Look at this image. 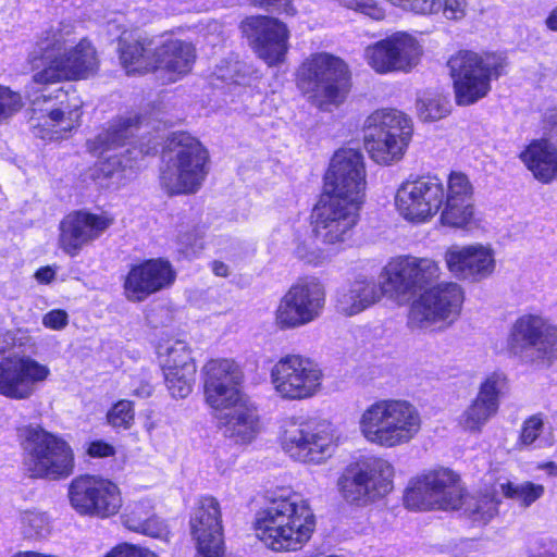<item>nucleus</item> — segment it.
<instances>
[{
	"label": "nucleus",
	"mask_w": 557,
	"mask_h": 557,
	"mask_svg": "<svg viewBox=\"0 0 557 557\" xmlns=\"http://www.w3.org/2000/svg\"><path fill=\"white\" fill-rule=\"evenodd\" d=\"M395 205L400 215L416 222L441 212L443 225L462 228L474 218L473 186L460 172L449 175L446 187L436 176L407 181L397 189Z\"/></svg>",
	"instance_id": "1"
},
{
	"label": "nucleus",
	"mask_w": 557,
	"mask_h": 557,
	"mask_svg": "<svg viewBox=\"0 0 557 557\" xmlns=\"http://www.w3.org/2000/svg\"><path fill=\"white\" fill-rule=\"evenodd\" d=\"M36 52L45 66L34 74V84L86 79L99 69L96 49L88 39L77 36L71 22H58L42 32Z\"/></svg>",
	"instance_id": "2"
},
{
	"label": "nucleus",
	"mask_w": 557,
	"mask_h": 557,
	"mask_svg": "<svg viewBox=\"0 0 557 557\" xmlns=\"http://www.w3.org/2000/svg\"><path fill=\"white\" fill-rule=\"evenodd\" d=\"M405 504L414 510L459 509L474 523L486 524L497 515V502L491 495L463 497L458 476L448 469L428 473L406 490Z\"/></svg>",
	"instance_id": "3"
},
{
	"label": "nucleus",
	"mask_w": 557,
	"mask_h": 557,
	"mask_svg": "<svg viewBox=\"0 0 557 557\" xmlns=\"http://www.w3.org/2000/svg\"><path fill=\"white\" fill-rule=\"evenodd\" d=\"M314 516L297 494H281L257 512V537L273 550H296L312 535Z\"/></svg>",
	"instance_id": "4"
},
{
	"label": "nucleus",
	"mask_w": 557,
	"mask_h": 557,
	"mask_svg": "<svg viewBox=\"0 0 557 557\" xmlns=\"http://www.w3.org/2000/svg\"><path fill=\"white\" fill-rule=\"evenodd\" d=\"M314 516L297 494H281L257 512V537L273 550H296L312 535Z\"/></svg>",
	"instance_id": "5"
},
{
	"label": "nucleus",
	"mask_w": 557,
	"mask_h": 557,
	"mask_svg": "<svg viewBox=\"0 0 557 557\" xmlns=\"http://www.w3.org/2000/svg\"><path fill=\"white\" fill-rule=\"evenodd\" d=\"M422 425L418 409L403 399H381L364 409L359 429L371 444L394 448L409 444Z\"/></svg>",
	"instance_id": "6"
},
{
	"label": "nucleus",
	"mask_w": 557,
	"mask_h": 557,
	"mask_svg": "<svg viewBox=\"0 0 557 557\" xmlns=\"http://www.w3.org/2000/svg\"><path fill=\"white\" fill-rule=\"evenodd\" d=\"M297 84L311 104L332 111L345 101L350 90V74L342 59L320 52L300 65Z\"/></svg>",
	"instance_id": "7"
},
{
	"label": "nucleus",
	"mask_w": 557,
	"mask_h": 557,
	"mask_svg": "<svg viewBox=\"0 0 557 557\" xmlns=\"http://www.w3.org/2000/svg\"><path fill=\"white\" fill-rule=\"evenodd\" d=\"M208 151L188 133H174L169 138L166 165L161 172L162 186L170 194H194L207 174Z\"/></svg>",
	"instance_id": "8"
},
{
	"label": "nucleus",
	"mask_w": 557,
	"mask_h": 557,
	"mask_svg": "<svg viewBox=\"0 0 557 557\" xmlns=\"http://www.w3.org/2000/svg\"><path fill=\"white\" fill-rule=\"evenodd\" d=\"M25 471L30 478L59 480L74 471V453L61 437L41 426H28L23 432Z\"/></svg>",
	"instance_id": "9"
},
{
	"label": "nucleus",
	"mask_w": 557,
	"mask_h": 557,
	"mask_svg": "<svg viewBox=\"0 0 557 557\" xmlns=\"http://www.w3.org/2000/svg\"><path fill=\"white\" fill-rule=\"evenodd\" d=\"M505 65V59L496 54L459 51L453 55L448 67L457 104L470 106L484 98L491 90V79L498 78Z\"/></svg>",
	"instance_id": "10"
},
{
	"label": "nucleus",
	"mask_w": 557,
	"mask_h": 557,
	"mask_svg": "<svg viewBox=\"0 0 557 557\" xmlns=\"http://www.w3.org/2000/svg\"><path fill=\"white\" fill-rule=\"evenodd\" d=\"M364 147L380 164L399 160L411 139V120L395 109L376 110L364 122Z\"/></svg>",
	"instance_id": "11"
},
{
	"label": "nucleus",
	"mask_w": 557,
	"mask_h": 557,
	"mask_svg": "<svg viewBox=\"0 0 557 557\" xmlns=\"http://www.w3.org/2000/svg\"><path fill=\"white\" fill-rule=\"evenodd\" d=\"M394 469L381 458H369L345 468L337 480L342 497L349 504L367 506L393 490Z\"/></svg>",
	"instance_id": "12"
},
{
	"label": "nucleus",
	"mask_w": 557,
	"mask_h": 557,
	"mask_svg": "<svg viewBox=\"0 0 557 557\" xmlns=\"http://www.w3.org/2000/svg\"><path fill=\"white\" fill-rule=\"evenodd\" d=\"M507 345L527 362L550 367L557 360V325L540 314H523L511 325Z\"/></svg>",
	"instance_id": "13"
},
{
	"label": "nucleus",
	"mask_w": 557,
	"mask_h": 557,
	"mask_svg": "<svg viewBox=\"0 0 557 557\" xmlns=\"http://www.w3.org/2000/svg\"><path fill=\"white\" fill-rule=\"evenodd\" d=\"M325 300V286L318 277L300 278L281 298L275 323L283 330L309 324L322 314Z\"/></svg>",
	"instance_id": "14"
},
{
	"label": "nucleus",
	"mask_w": 557,
	"mask_h": 557,
	"mask_svg": "<svg viewBox=\"0 0 557 557\" xmlns=\"http://www.w3.org/2000/svg\"><path fill=\"white\" fill-rule=\"evenodd\" d=\"M440 275V265L433 259L401 256L392 259L383 268L380 277L384 278L388 297L409 300L419 292L428 289Z\"/></svg>",
	"instance_id": "15"
},
{
	"label": "nucleus",
	"mask_w": 557,
	"mask_h": 557,
	"mask_svg": "<svg viewBox=\"0 0 557 557\" xmlns=\"http://www.w3.org/2000/svg\"><path fill=\"white\" fill-rule=\"evenodd\" d=\"M282 447L295 460L320 463L334 453L333 425L325 420L292 422L284 430Z\"/></svg>",
	"instance_id": "16"
},
{
	"label": "nucleus",
	"mask_w": 557,
	"mask_h": 557,
	"mask_svg": "<svg viewBox=\"0 0 557 557\" xmlns=\"http://www.w3.org/2000/svg\"><path fill=\"white\" fill-rule=\"evenodd\" d=\"M270 377L280 397L301 400L318 394L323 374L313 360L300 355H287L272 367Z\"/></svg>",
	"instance_id": "17"
},
{
	"label": "nucleus",
	"mask_w": 557,
	"mask_h": 557,
	"mask_svg": "<svg viewBox=\"0 0 557 557\" xmlns=\"http://www.w3.org/2000/svg\"><path fill=\"white\" fill-rule=\"evenodd\" d=\"M462 288L454 282H444L425 289L410 308L409 324L413 329H429L437 322H453L460 314Z\"/></svg>",
	"instance_id": "18"
},
{
	"label": "nucleus",
	"mask_w": 557,
	"mask_h": 557,
	"mask_svg": "<svg viewBox=\"0 0 557 557\" xmlns=\"http://www.w3.org/2000/svg\"><path fill=\"white\" fill-rule=\"evenodd\" d=\"M69 498L79 515L101 519L116 515L123 505L119 486L95 475L75 478L69 487Z\"/></svg>",
	"instance_id": "19"
},
{
	"label": "nucleus",
	"mask_w": 557,
	"mask_h": 557,
	"mask_svg": "<svg viewBox=\"0 0 557 557\" xmlns=\"http://www.w3.org/2000/svg\"><path fill=\"white\" fill-rule=\"evenodd\" d=\"M34 111H45L44 126L48 129H38L36 135L44 139H54L63 137L78 125L81 117L82 100L75 91H69L59 88L54 95L44 88L33 94H28Z\"/></svg>",
	"instance_id": "20"
},
{
	"label": "nucleus",
	"mask_w": 557,
	"mask_h": 557,
	"mask_svg": "<svg viewBox=\"0 0 557 557\" xmlns=\"http://www.w3.org/2000/svg\"><path fill=\"white\" fill-rule=\"evenodd\" d=\"M366 184L362 154L354 149L338 150L325 174L324 194L361 206Z\"/></svg>",
	"instance_id": "21"
},
{
	"label": "nucleus",
	"mask_w": 557,
	"mask_h": 557,
	"mask_svg": "<svg viewBox=\"0 0 557 557\" xmlns=\"http://www.w3.org/2000/svg\"><path fill=\"white\" fill-rule=\"evenodd\" d=\"M360 205L323 194L314 208L313 232L318 240L329 246L350 238L358 221Z\"/></svg>",
	"instance_id": "22"
},
{
	"label": "nucleus",
	"mask_w": 557,
	"mask_h": 557,
	"mask_svg": "<svg viewBox=\"0 0 557 557\" xmlns=\"http://www.w3.org/2000/svg\"><path fill=\"white\" fill-rule=\"evenodd\" d=\"M240 30L257 55L269 66L285 61L289 32L283 22L270 16H249L240 23Z\"/></svg>",
	"instance_id": "23"
},
{
	"label": "nucleus",
	"mask_w": 557,
	"mask_h": 557,
	"mask_svg": "<svg viewBox=\"0 0 557 557\" xmlns=\"http://www.w3.org/2000/svg\"><path fill=\"white\" fill-rule=\"evenodd\" d=\"M50 375L48 366L29 356L0 360V395L14 399H29Z\"/></svg>",
	"instance_id": "24"
},
{
	"label": "nucleus",
	"mask_w": 557,
	"mask_h": 557,
	"mask_svg": "<svg viewBox=\"0 0 557 557\" xmlns=\"http://www.w3.org/2000/svg\"><path fill=\"white\" fill-rule=\"evenodd\" d=\"M422 53L418 41L405 33H396L366 50L369 65L380 74L409 72Z\"/></svg>",
	"instance_id": "25"
},
{
	"label": "nucleus",
	"mask_w": 557,
	"mask_h": 557,
	"mask_svg": "<svg viewBox=\"0 0 557 557\" xmlns=\"http://www.w3.org/2000/svg\"><path fill=\"white\" fill-rule=\"evenodd\" d=\"M138 125L137 115L121 116L111 121L94 139L87 141L90 152L106 159L100 166L106 176L111 177L125 166L119 154L110 152L127 146L138 131Z\"/></svg>",
	"instance_id": "26"
},
{
	"label": "nucleus",
	"mask_w": 557,
	"mask_h": 557,
	"mask_svg": "<svg viewBox=\"0 0 557 557\" xmlns=\"http://www.w3.org/2000/svg\"><path fill=\"white\" fill-rule=\"evenodd\" d=\"M112 224V220L102 214L75 211L60 222L59 246L69 256L75 257L81 250L99 238Z\"/></svg>",
	"instance_id": "27"
},
{
	"label": "nucleus",
	"mask_w": 557,
	"mask_h": 557,
	"mask_svg": "<svg viewBox=\"0 0 557 557\" xmlns=\"http://www.w3.org/2000/svg\"><path fill=\"white\" fill-rule=\"evenodd\" d=\"M193 539L202 557H221L224 542L221 524V510L213 497H202L190 519Z\"/></svg>",
	"instance_id": "28"
},
{
	"label": "nucleus",
	"mask_w": 557,
	"mask_h": 557,
	"mask_svg": "<svg viewBox=\"0 0 557 557\" xmlns=\"http://www.w3.org/2000/svg\"><path fill=\"white\" fill-rule=\"evenodd\" d=\"M175 272L170 262L151 259L131 268L124 281L125 296L131 301H143L148 296L173 284Z\"/></svg>",
	"instance_id": "29"
},
{
	"label": "nucleus",
	"mask_w": 557,
	"mask_h": 557,
	"mask_svg": "<svg viewBox=\"0 0 557 557\" xmlns=\"http://www.w3.org/2000/svg\"><path fill=\"white\" fill-rule=\"evenodd\" d=\"M506 386V377L498 373L488 375L480 385L476 397L462 411L458 424L468 432L480 433L499 408V395Z\"/></svg>",
	"instance_id": "30"
},
{
	"label": "nucleus",
	"mask_w": 557,
	"mask_h": 557,
	"mask_svg": "<svg viewBox=\"0 0 557 557\" xmlns=\"http://www.w3.org/2000/svg\"><path fill=\"white\" fill-rule=\"evenodd\" d=\"M448 270L457 277L482 281L495 269L494 251L482 244L453 246L445 252Z\"/></svg>",
	"instance_id": "31"
},
{
	"label": "nucleus",
	"mask_w": 557,
	"mask_h": 557,
	"mask_svg": "<svg viewBox=\"0 0 557 557\" xmlns=\"http://www.w3.org/2000/svg\"><path fill=\"white\" fill-rule=\"evenodd\" d=\"M384 295L388 296L384 278L377 283L373 276L358 274L348 285L337 290L335 306L339 313L352 317L377 304Z\"/></svg>",
	"instance_id": "32"
},
{
	"label": "nucleus",
	"mask_w": 557,
	"mask_h": 557,
	"mask_svg": "<svg viewBox=\"0 0 557 557\" xmlns=\"http://www.w3.org/2000/svg\"><path fill=\"white\" fill-rule=\"evenodd\" d=\"M153 40L138 32H123L119 41L120 60L128 73L154 71Z\"/></svg>",
	"instance_id": "33"
},
{
	"label": "nucleus",
	"mask_w": 557,
	"mask_h": 557,
	"mask_svg": "<svg viewBox=\"0 0 557 557\" xmlns=\"http://www.w3.org/2000/svg\"><path fill=\"white\" fill-rule=\"evenodd\" d=\"M195 60L196 50L190 42L168 38L154 46V70L180 77L191 71Z\"/></svg>",
	"instance_id": "34"
},
{
	"label": "nucleus",
	"mask_w": 557,
	"mask_h": 557,
	"mask_svg": "<svg viewBox=\"0 0 557 557\" xmlns=\"http://www.w3.org/2000/svg\"><path fill=\"white\" fill-rule=\"evenodd\" d=\"M230 410L220 421L223 435L236 444L250 443L260 432L257 408L242 401Z\"/></svg>",
	"instance_id": "35"
},
{
	"label": "nucleus",
	"mask_w": 557,
	"mask_h": 557,
	"mask_svg": "<svg viewBox=\"0 0 557 557\" xmlns=\"http://www.w3.org/2000/svg\"><path fill=\"white\" fill-rule=\"evenodd\" d=\"M520 159L540 182L547 184L557 178V148L548 140H533Z\"/></svg>",
	"instance_id": "36"
},
{
	"label": "nucleus",
	"mask_w": 557,
	"mask_h": 557,
	"mask_svg": "<svg viewBox=\"0 0 557 557\" xmlns=\"http://www.w3.org/2000/svg\"><path fill=\"white\" fill-rule=\"evenodd\" d=\"M122 522L128 530L152 537H159L165 531V525L154 515L150 500L128 504L122 515Z\"/></svg>",
	"instance_id": "37"
},
{
	"label": "nucleus",
	"mask_w": 557,
	"mask_h": 557,
	"mask_svg": "<svg viewBox=\"0 0 557 557\" xmlns=\"http://www.w3.org/2000/svg\"><path fill=\"white\" fill-rule=\"evenodd\" d=\"M159 358L163 372L185 371L187 374L196 373V364L190 349L183 341H174L165 347H160Z\"/></svg>",
	"instance_id": "38"
},
{
	"label": "nucleus",
	"mask_w": 557,
	"mask_h": 557,
	"mask_svg": "<svg viewBox=\"0 0 557 557\" xmlns=\"http://www.w3.org/2000/svg\"><path fill=\"white\" fill-rule=\"evenodd\" d=\"M203 385H239L243 372L232 359H211L203 367Z\"/></svg>",
	"instance_id": "39"
},
{
	"label": "nucleus",
	"mask_w": 557,
	"mask_h": 557,
	"mask_svg": "<svg viewBox=\"0 0 557 557\" xmlns=\"http://www.w3.org/2000/svg\"><path fill=\"white\" fill-rule=\"evenodd\" d=\"M239 385H203L206 403L215 410L232 409L242 403Z\"/></svg>",
	"instance_id": "40"
},
{
	"label": "nucleus",
	"mask_w": 557,
	"mask_h": 557,
	"mask_svg": "<svg viewBox=\"0 0 557 557\" xmlns=\"http://www.w3.org/2000/svg\"><path fill=\"white\" fill-rule=\"evenodd\" d=\"M417 111L425 122L441 120L449 113V101L445 96L428 90L418 97Z\"/></svg>",
	"instance_id": "41"
},
{
	"label": "nucleus",
	"mask_w": 557,
	"mask_h": 557,
	"mask_svg": "<svg viewBox=\"0 0 557 557\" xmlns=\"http://www.w3.org/2000/svg\"><path fill=\"white\" fill-rule=\"evenodd\" d=\"M22 533L26 539H44L51 530L50 518L46 512L27 510L21 515Z\"/></svg>",
	"instance_id": "42"
},
{
	"label": "nucleus",
	"mask_w": 557,
	"mask_h": 557,
	"mask_svg": "<svg viewBox=\"0 0 557 557\" xmlns=\"http://www.w3.org/2000/svg\"><path fill=\"white\" fill-rule=\"evenodd\" d=\"M500 487L506 497L519 502L524 507L530 506L544 494V486L532 482H523L520 484L507 482L502 484Z\"/></svg>",
	"instance_id": "43"
},
{
	"label": "nucleus",
	"mask_w": 557,
	"mask_h": 557,
	"mask_svg": "<svg viewBox=\"0 0 557 557\" xmlns=\"http://www.w3.org/2000/svg\"><path fill=\"white\" fill-rule=\"evenodd\" d=\"M163 374L166 387L174 398H185L190 394L196 373L166 371Z\"/></svg>",
	"instance_id": "44"
},
{
	"label": "nucleus",
	"mask_w": 557,
	"mask_h": 557,
	"mask_svg": "<svg viewBox=\"0 0 557 557\" xmlns=\"http://www.w3.org/2000/svg\"><path fill=\"white\" fill-rule=\"evenodd\" d=\"M108 422L113 428L128 429L134 422L133 405L128 400L117 401L107 414Z\"/></svg>",
	"instance_id": "45"
},
{
	"label": "nucleus",
	"mask_w": 557,
	"mask_h": 557,
	"mask_svg": "<svg viewBox=\"0 0 557 557\" xmlns=\"http://www.w3.org/2000/svg\"><path fill=\"white\" fill-rule=\"evenodd\" d=\"M22 107V97L9 87L0 85V124L20 111Z\"/></svg>",
	"instance_id": "46"
},
{
	"label": "nucleus",
	"mask_w": 557,
	"mask_h": 557,
	"mask_svg": "<svg viewBox=\"0 0 557 557\" xmlns=\"http://www.w3.org/2000/svg\"><path fill=\"white\" fill-rule=\"evenodd\" d=\"M544 429V421L541 416L534 414L528 418L522 425V430L519 436V443L522 446H531L539 440V446H542V440L540 435Z\"/></svg>",
	"instance_id": "47"
},
{
	"label": "nucleus",
	"mask_w": 557,
	"mask_h": 557,
	"mask_svg": "<svg viewBox=\"0 0 557 557\" xmlns=\"http://www.w3.org/2000/svg\"><path fill=\"white\" fill-rule=\"evenodd\" d=\"M342 3L351 10L359 11L374 20H382L385 16L384 10L374 0H341Z\"/></svg>",
	"instance_id": "48"
},
{
	"label": "nucleus",
	"mask_w": 557,
	"mask_h": 557,
	"mask_svg": "<svg viewBox=\"0 0 557 557\" xmlns=\"http://www.w3.org/2000/svg\"><path fill=\"white\" fill-rule=\"evenodd\" d=\"M106 557H157L153 553L127 543L117 545Z\"/></svg>",
	"instance_id": "49"
},
{
	"label": "nucleus",
	"mask_w": 557,
	"mask_h": 557,
	"mask_svg": "<svg viewBox=\"0 0 557 557\" xmlns=\"http://www.w3.org/2000/svg\"><path fill=\"white\" fill-rule=\"evenodd\" d=\"M251 4L263 8L273 12H284L293 15L295 9L292 5L290 0H250Z\"/></svg>",
	"instance_id": "50"
},
{
	"label": "nucleus",
	"mask_w": 557,
	"mask_h": 557,
	"mask_svg": "<svg viewBox=\"0 0 557 557\" xmlns=\"http://www.w3.org/2000/svg\"><path fill=\"white\" fill-rule=\"evenodd\" d=\"M67 322V313L64 310H51L42 318V324L51 330H62Z\"/></svg>",
	"instance_id": "51"
},
{
	"label": "nucleus",
	"mask_w": 557,
	"mask_h": 557,
	"mask_svg": "<svg viewBox=\"0 0 557 557\" xmlns=\"http://www.w3.org/2000/svg\"><path fill=\"white\" fill-rule=\"evenodd\" d=\"M466 7V0H445L444 14L447 18L459 20L465 15Z\"/></svg>",
	"instance_id": "52"
},
{
	"label": "nucleus",
	"mask_w": 557,
	"mask_h": 557,
	"mask_svg": "<svg viewBox=\"0 0 557 557\" xmlns=\"http://www.w3.org/2000/svg\"><path fill=\"white\" fill-rule=\"evenodd\" d=\"M114 453V447L103 441L91 442L87 448V454L92 458L110 457L113 456Z\"/></svg>",
	"instance_id": "53"
},
{
	"label": "nucleus",
	"mask_w": 557,
	"mask_h": 557,
	"mask_svg": "<svg viewBox=\"0 0 557 557\" xmlns=\"http://www.w3.org/2000/svg\"><path fill=\"white\" fill-rule=\"evenodd\" d=\"M437 7V0H408L406 10L418 14H430Z\"/></svg>",
	"instance_id": "54"
},
{
	"label": "nucleus",
	"mask_w": 557,
	"mask_h": 557,
	"mask_svg": "<svg viewBox=\"0 0 557 557\" xmlns=\"http://www.w3.org/2000/svg\"><path fill=\"white\" fill-rule=\"evenodd\" d=\"M528 557H557V541L541 543L537 550L531 552Z\"/></svg>",
	"instance_id": "55"
},
{
	"label": "nucleus",
	"mask_w": 557,
	"mask_h": 557,
	"mask_svg": "<svg viewBox=\"0 0 557 557\" xmlns=\"http://www.w3.org/2000/svg\"><path fill=\"white\" fill-rule=\"evenodd\" d=\"M226 67L219 65L214 72V75L223 82H235L234 72L236 71V64H232L231 62H225Z\"/></svg>",
	"instance_id": "56"
},
{
	"label": "nucleus",
	"mask_w": 557,
	"mask_h": 557,
	"mask_svg": "<svg viewBox=\"0 0 557 557\" xmlns=\"http://www.w3.org/2000/svg\"><path fill=\"white\" fill-rule=\"evenodd\" d=\"M55 277V270L51 267H42L35 273V278L42 284L51 283Z\"/></svg>",
	"instance_id": "57"
},
{
	"label": "nucleus",
	"mask_w": 557,
	"mask_h": 557,
	"mask_svg": "<svg viewBox=\"0 0 557 557\" xmlns=\"http://www.w3.org/2000/svg\"><path fill=\"white\" fill-rule=\"evenodd\" d=\"M212 270L215 275L225 277L228 275V268L226 264L220 261H214L212 265Z\"/></svg>",
	"instance_id": "58"
},
{
	"label": "nucleus",
	"mask_w": 557,
	"mask_h": 557,
	"mask_svg": "<svg viewBox=\"0 0 557 557\" xmlns=\"http://www.w3.org/2000/svg\"><path fill=\"white\" fill-rule=\"evenodd\" d=\"M133 393L139 397H148L152 393V386L148 383L141 384L140 387L135 388Z\"/></svg>",
	"instance_id": "59"
},
{
	"label": "nucleus",
	"mask_w": 557,
	"mask_h": 557,
	"mask_svg": "<svg viewBox=\"0 0 557 557\" xmlns=\"http://www.w3.org/2000/svg\"><path fill=\"white\" fill-rule=\"evenodd\" d=\"M546 25L550 30L557 32V7L549 13L546 18Z\"/></svg>",
	"instance_id": "60"
},
{
	"label": "nucleus",
	"mask_w": 557,
	"mask_h": 557,
	"mask_svg": "<svg viewBox=\"0 0 557 557\" xmlns=\"http://www.w3.org/2000/svg\"><path fill=\"white\" fill-rule=\"evenodd\" d=\"M297 255L299 256V258L305 259L309 263H317L318 262V257L317 256H313V253H311V255L302 253V250H301L300 247H298V249H297Z\"/></svg>",
	"instance_id": "61"
},
{
	"label": "nucleus",
	"mask_w": 557,
	"mask_h": 557,
	"mask_svg": "<svg viewBox=\"0 0 557 557\" xmlns=\"http://www.w3.org/2000/svg\"><path fill=\"white\" fill-rule=\"evenodd\" d=\"M550 475H557V466L554 462H548L544 466Z\"/></svg>",
	"instance_id": "62"
},
{
	"label": "nucleus",
	"mask_w": 557,
	"mask_h": 557,
	"mask_svg": "<svg viewBox=\"0 0 557 557\" xmlns=\"http://www.w3.org/2000/svg\"><path fill=\"white\" fill-rule=\"evenodd\" d=\"M554 132H555V134L557 135V125H556V128H555V131H554Z\"/></svg>",
	"instance_id": "63"
}]
</instances>
